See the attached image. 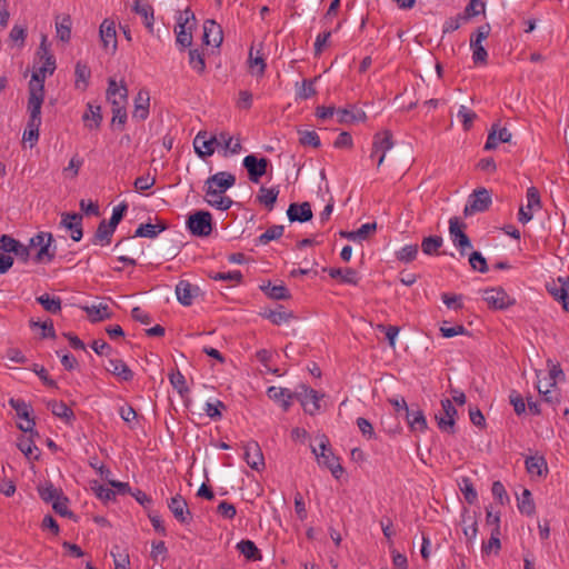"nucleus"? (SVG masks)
I'll use <instances>...</instances> for the list:
<instances>
[{"label": "nucleus", "mask_w": 569, "mask_h": 569, "mask_svg": "<svg viewBox=\"0 0 569 569\" xmlns=\"http://www.w3.org/2000/svg\"><path fill=\"white\" fill-rule=\"evenodd\" d=\"M50 232H39L30 239V247L36 249L33 260L37 263H49L56 257L57 247Z\"/></svg>", "instance_id": "f257e3e1"}, {"label": "nucleus", "mask_w": 569, "mask_h": 569, "mask_svg": "<svg viewBox=\"0 0 569 569\" xmlns=\"http://www.w3.org/2000/svg\"><path fill=\"white\" fill-rule=\"evenodd\" d=\"M319 449L312 447V453L316 456L319 466L328 468L336 479H339L343 472V468L339 462V459L333 455L329 447V440L326 436L320 437Z\"/></svg>", "instance_id": "f03ea898"}, {"label": "nucleus", "mask_w": 569, "mask_h": 569, "mask_svg": "<svg viewBox=\"0 0 569 569\" xmlns=\"http://www.w3.org/2000/svg\"><path fill=\"white\" fill-rule=\"evenodd\" d=\"M194 22V13L190 9L179 12L174 33L177 36V43L182 48L190 47L192 43V28Z\"/></svg>", "instance_id": "7ed1b4c3"}, {"label": "nucleus", "mask_w": 569, "mask_h": 569, "mask_svg": "<svg viewBox=\"0 0 569 569\" xmlns=\"http://www.w3.org/2000/svg\"><path fill=\"white\" fill-rule=\"evenodd\" d=\"M41 107L39 100L33 97L32 101H28L29 121L23 132V141L29 142L33 147L39 139V128L41 126Z\"/></svg>", "instance_id": "20e7f679"}, {"label": "nucleus", "mask_w": 569, "mask_h": 569, "mask_svg": "<svg viewBox=\"0 0 569 569\" xmlns=\"http://www.w3.org/2000/svg\"><path fill=\"white\" fill-rule=\"evenodd\" d=\"M187 227L193 236L207 237L212 231V216L209 211H197L189 216Z\"/></svg>", "instance_id": "39448f33"}, {"label": "nucleus", "mask_w": 569, "mask_h": 569, "mask_svg": "<svg viewBox=\"0 0 569 569\" xmlns=\"http://www.w3.org/2000/svg\"><path fill=\"white\" fill-rule=\"evenodd\" d=\"M491 204V194L486 188L475 190L468 198L463 213L466 217L486 211Z\"/></svg>", "instance_id": "423d86ee"}, {"label": "nucleus", "mask_w": 569, "mask_h": 569, "mask_svg": "<svg viewBox=\"0 0 569 569\" xmlns=\"http://www.w3.org/2000/svg\"><path fill=\"white\" fill-rule=\"evenodd\" d=\"M321 398L322 395H319L315 389L305 385H301L299 390L295 391V399H297L303 407V410L311 416L320 410Z\"/></svg>", "instance_id": "0eeeda50"}, {"label": "nucleus", "mask_w": 569, "mask_h": 569, "mask_svg": "<svg viewBox=\"0 0 569 569\" xmlns=\"http://www.w3.org/2000/svg\"><path fill=\"white\" fill-rule=\"evenodd\" d=\"M393 147L392 134L389 130L378 132L373 137L371 158L378 157L377 166L380 167L386 158V154Z\"/></svg>", "instance_id": "6e6552de"}, {"label": "nucleus", "mask_w": 569, "mask_h": 569, "mask_svg": "<svg viewBox=\"0 0 569 569\" xmlns=\"http://www.w3.org/2000/svg\"><path fill=\"white\" fill-rule=\"evenodd\" d=\"M442 413L436 415L438 428L448 433H455L457 409L450 399L441 400Z\"/></svg>", "instance_id": "1a4fd4ad"}, {"label": "nucleus", "mask_w": 569, "mask_h": 569, "mask_svg": "<svg viewBox=\"0 0 569 569\" xmlns=\"http://www.w3.org/2000/svg\"><path fill=\"white\" fill-rule=\"evenodd\" d=\"M234 183V174L227 171L217 172L206 180V187L210 189L211 193H224Z\"/></svg>", "instance_id": "9d476101"}, {"label": "nucleus", "mask_w": 569, "mask_h": 569, "mask_svg": "<svg viewBox=\"0 0 569 569\" xmlns=\"http://www.w3.org/2000/svg\"><path fill=\"white\" fill-rule=\"evenodd\" d=\"M243 167L248 171L249 180L258 183L260 178L266 174L269 160L267 158H257L254 154L244 157Z\"/></svg>", "instance_id": "9b49d317"}, {"label": "nucleus", "mask_w": 569, "mask_h": 569, "mask_svg": "<svg viewBox=\"0 0 569 569\" xmlns=\"http://www.w3.org/2000/svg\"><path fill=\"white\" fill-rule=\"evenodd\" d=\"M527 204L519 209V221L521 223L529 222L533 217V210L541 208L540 194L537 188L530 187L527 190Z\"/></svg>", "instance_id": "f8f14e48"}, {"label": "nucleus", "mask_w": 569, "mask_h": 569, "mask_svg": "<svg viewBox=\"0 0 569 569\" xmlns=\"http://www.w3.org/2000/svg\"><path fill=\"white\" fill-rule=\"evenodd\" d=\"M107 100L113 108H123L128 102V89L124 84H118L114 79H109Z\"/></svg>", "instance_id": "ddd939ff"}, {"label": "nucleus", "mask_w": 569, "mask_h": 569, "mask_svg": "<svg viewBox=\"0 0 569 569\" xmlns=\"http://www.w3.org/2000/svg\"><path fill=\"white\" fill-rule=\"evenodd\" d=\"M168 508L180 523L188 525L192 520L188 503L181 495L173 496L168 501Z\"/></svg>", "instance_id": "4468645a"}, {"label": "nucleus", "mask_w": 569, "mask_h": 569, "mask_svg": "<svg viewBox=\"0 0 569 569\" xmlns=\"http://www.w3.org/2000/svg\"><path fill=\"white\" fill-rule=\"evenodd\" d=\"M243 458L248 466L253 470H261L264 468V458L261 448L257 441H249L243 446Z\"/></svg>", "instance_id": "2eb2a0df"}, {"label": "nucleus", "mask_w": 569, "mask_h": 569, "mask_svg": "<svg viewBox=\"0 0 569 569\" xmlns=\"http://www.w3.org/2000/svg\"><path fill=\"white\" fill-rule=\"evenodd\" d=\"M483 300L495 309H505L513 303V300L502 288H491L485 290Z\"/></svg>", "instance_id": "dca6fc26"}, {"label": "nucleus", "mask_w": 569, "mask_h": 569, "mask_svg": "<svg viewBox=\"0 0 569 569\" xmlns=\"http://www.w3.org/2000/svg\"><path fill=\"white\" fill-rule=\"evenodd\" d=\"M100 39L106 51L114 52L117 49L116 24L109 19H104L100 26Z\"/></svg>", "instance_id": "f3484780"}, {"label": "nucleus", "mask_w": 569, "mask_h": 569, "mask_svg": "<svg viewBox=\"0 0 569 569\" xmlns=\"http://www.w3.org/2000/svg\"><path fill=\"white\" fill-rule=\"evenodd\" d=\"M463 226H460L459 219L457 217H452L449 220V232L451 240L456 247H458L463 253L466 248H471V241L469 237L462 230Z\"/></svg>", "instance_id": "a211bd4d"}, {"label": "nucleus", "mask_w": 569, "mask_h": 569, "mask_svg": "<svg viewBox=\"0 0 569 569\" xmlns=\"http://www.w3.org/2000/svg\"><path fill=\"white\" fill-rule=\"evenodd\" d=\"M194 150L200 158H207L213 154L217 147L216 134L207 138V132H199L193 141Z\"/></svg>", "instance_id": "6ab92c4d"}, {"label": "nucleus", "mask_w": 569, "mask_h": 569, "mask_svg": "<svg viewBox=\"0 0 569 569\" xmlns=\"http://www.w3.org/2000/svg\"><path fill=\"white\" fill-rule=\"evenodd\" d=\"M150 94L147 89H140L134 98L132 118L143 121L149 117Z\"/></svg>", "instance_id": "aec40b11"}, {"label": "nucleus", "mask_w": 569, "mask_h": 569, "mask_svg": "<svg viewBox=\"0 0 569 569\" xmlns=\"http://www.w3.org/2000/svg\"><path fill=\"white\" fill-rule=\"evenodd\" d=\"M47 73L40 72V69L32 73L29 82V99L32 101L33 97L39 100V106H42L44 99V79Z\"/></svg>", "instance_id": "412c9836"}, {"label": "nucleus", "mask_w": 569, "mask_h": 569, "mask_svg": "<svg viewBox=\"0 0 569 569\" xmlns=\"http://www.w3.org/2000/svg\"><path fill=\"white\" fill-rule=\"evenodd\" d=\"M82 217L79 213H64L62 214L61 226L70 230L72 240L80 241L82 232Z\"/></svg>", "instance_id": "4be33fe9"}, {"label": "nucleus", "mask_w": 569, "mask_h": 569, "mask_svg": "<svg viewBox=\"0 0 569 569\" xmlns=\"http://www.w3.org/2000/svg\"><path fill=\"white\" fill-rule=\"evenodd\" d=\"M288 219L291 222H307L312 218V210L309 202L291 203L287 210Z\"/></svg>", "instance_id": "5701e85b"}, {"label": "nucleus", "mask_w": 569, "mask_h": 569, "mask_svg": "<svg viewBox=\"0 0 569 569\" xmlns=\"http://www.w3.org/2000/svg\"><path fill=\"white\" fill-rule=\"evenodd\" d=\"M203 42L207 46L219 47L222 42V30L213 20L203 23Z\"/></svg>", "instance_id": "b1692460"}, {"label": "nucleus", "mask_w": 569, "mask_h": 569, "mask_svg": "<svg viewBox=\"0 0 569 569\" xmlns=\"http://www.w3.org/2000/svg\"><path fill=\"white\" fill-rule=\"evenodd\" d=\"M511 133L507 128H499L498 124H493L491 131L488 134L485 149L493 150L500 142H509Z\"/></svg>", "instance_id": "393cba45"}, {"label": "nucleus", "mask_w": 569, "mask_h": 569, "mask_svg": "<svg viewBox=\"0 0 569 569\" xmlns=\"http://www.w3.org/2000/svg\"><path fill=\"white\" fill-rule=\"evenodd\" d=\"M198 290V287L192 286L186 280H181L176 286L177 299L181 305L190 306L192 305L193 298L197 296Z\"/></svg>", "instance_id": "a878e982"}, {"label": "nucleus", "mask_w": 569, "mask_h": 569, "mask_svg": "<svg viewBox=\"0 0 569 569\" xmlns=\"http://www.w3.org/2000/svg\"><path fill=\"white\" fill-rule=\"evenodd\" d=\"M91 322H100L112 317V312L107 303H98L82 307Z\"/></svg>", "instance_id": "bb28decb"}, {"label": "nucleus", "mask_w": 569, "mask_h": 569, "mask_svg": "<svg viewBox=\"0 0 569 569\" xmlns=\"http://www.w3.org/2000/svg\"><path fill=\"white\" fill-rule=\"evenodd\" d=\"M107 370L121 381H131L133 379L132 370L121 359H109Z\"/></svg>", "instance_id": "cd10ccee"}, {"label": "nucleus", "mask_w": 569, "mask_h": 569, "mask_svg": "<svg viewBox=\"0 0 569 569\" xmlns=\"http://www.w3.org/2000/svg\"><path fill=\"white\" fill-rule=\"evenodd\" d=\"M216 140H217V147H221L224 149L227 154L228 152L230 154H237L241 151V143L239 139H233L228 132L221 131L219 133H216Z\"/></svg>", "instance_id": "c85d7f7f"}, {"label": "nucleus", "mask_w": 569, "mask_h": 569, "mask_svg": "<svg viewBox=\"0 0 569 569\" xmlns=\"http://www.w3.org/2000/svg\"><path fill=\"white\" fill-rule=\"evenodd\" d=\"M82 120L89 129H98L102 121L101 107L89 102Z\"/></svg>", "instance_id": "c756f323"}, {"label": "nucleus", "mask_w": 569, "mask_h": 569, "mask_svg": "<svg viewBox=\"0 0 569 569\" xmlns=\"http://www.w3.org/2000/svg\"><path fill=\"white\" fill-rule=\"evenodd\" d=\"M133 11L141 16L144 21L146 28L152 32L153 31V8L150 3L142 0H136L133 6Z\"/></svg>", "instance_id": "7c9ffc66"}, {"label": "nucleus", "mask_w": 569, "mask_h": 569, "mask_svg": "<svg viewBox=\"0 0 569 569\" xmlns=\"http://www.w3.org/2000/svg\"><path fill=\"white\" fill-rule=\"evenodd\" d=\"M366 119V113L361 109H338L337 110V122L342 124H350L360 122Z\"/></svg>", "instance_id": "2f4dec72"}, {"label": "nucleus", "mask_w": 569, "mask_h": 569, "mask_svg": "<svg viewBox=\"0 0 569 569\" xmlns=\"http://www.w3.org/2000/svg\"><path fill=\"white\" fill-rule=\"evenodd\" d=\"M327 271L331 278H339L343 283L356 286L359 281L357 271L351 268H330Z\"/></svg>", "instance_id": "473e14b6"}, {"label": "nucleus", "mask_w": 569, "mask_h": 569, "mask_svg": "<svg viewBox=\"0 0 569 569\" xmlns=\"http://www.w3.org/2000/svg\"><path fill=\"white\" fill-rule=\"evenodd\" d=\"M526 469L531 476L541 477L548 472L546 459L540 456L528 457L526 459Z\"/></svg>", "instance_id": "72a5a7b5"}, {"label": "nucleus", "mask_w": 569, "mask_h": 569, "mask_svg": "<svg viewBox=\"0 0 569 569\" xmlns=\"http://www.w3.org/2000/svg\"><path fill=\"white\" fill-rule=\"evenodd\" d=\"M260 289L271 299L286 300L290 298L289 290L283 284H272L270 281L261 284Z\"/></svg>", "instance_id": "f704fd0d"}, {"label": "nucleus", "mask_w": 569, "mask_h": 569, "mask_svg": "<svg viewBox=\"0 0 569 569\" xmlns=\"http://www.w3.org/2000/svg\"><path fill=\"white\" fill-rule=\"evenodd\" d=\"M206 200L210 206L222 211L230 209L233 203V201L229 197L223 196V193H211L210 189L207 187Z\"/></svg>", "instance_id": "c9c22d12"}, {"label": "nucleus", "mask_w": 569, "mask_h": 569, "mask_svg": "<svg viewBox=\"0 0 569 569\" xmlns=\"http://www.w3.org/2000/svg\"><path fill=\"white\" fill-rule=\"evenodd\" d=\"M406 419L413 431H425L427 429V420L421 410H407Z\"/></svg>", "instance_id": "e433bc0d"}, {"label": "nucleus", "mask_w": 569, "mask_h": 569, "mask_svg": "<svg viewBox=\"0 0 569 569\" xmlns=\"http://www.w3.org/2000/svg\"><path fill=\"white\" fill-rule=\"evenodd\" d=\"M279 194L278 188L261 187L257 196L259 203L263 204L268 210H272Z\"/></svg>", "instance_id": "4c0bfd02"}, {"label": "nucleus", "mask_w": 569, "mask_h": 569, "mask_svg": "<svg viewBox=\"0 0 569 569\" xmlns=\"http://www.w3.org/2000/svg\"><path fill=\"white\" fill-rule=\"evenodd\" d=\"M166 229V224L160 222V223H156V224H152V223H141L136 232H134V237H143V238H150V239H153L156 238L161 231H163Z\"/></svg>", "instance_id": "58836bf2"}, {"label": "nucleus", "mask_w": 569, "mask_h": 569, "mask_svg": "<svg viewBox=\"0 0 569 569\" xmlns=\"http://www.w3.org/2000/svg\"><path fill=\"white\" fill-rule=\"evenodd\" d=\"M38 492H39L40 498L44 502H51V503L63 496L62 490L56 488L51 482H46L44 485L38 487Z\"/></svg>", "instance_id": "ea45409f"}, {"label": "nucleus", "mask_w": 569, "mask_h": 569, "mask_svg": "<svg viewBox=\"0 0 569 569\" xmlns=\"http://www.w3.org/2000/svg\"><path fill=\"white\" fill-rule=\"evenodd\" d=\"M17 447L28 460L38 459L39 455L36 453V451H38V448L34 446L33 440L30 437L21 436L18 439Z\"/></svg>", "instance_id": "a19ab883"}, {"label": "nucleus", "mask_w": 569, "mask_h": 569, "mask_svg": "<svg viewBox=\"0 0 569 569\" xmlns=\"http://www.w3.org/2000/svg\"><path fill=\"white\" fill-rule=\"evenodd\" d=\"M74 76H76V88L84 90L88 87V82L91 76L90 68L82 63L77 62L74 68Z\"/></svg>", "instance_id": "79ce46f5"}, {"label": "nucleus", "mask_w": 569, "mask_h": 569, "mask_svg": "<svg viewBox=\"0 0 569 569\" xmlns=\"http://www.w3.org/2000/svg\"><path fill=\"white\" fill-rule=\"evenodd\" d=\"M114 230L116 228L113 226L102 220L97 228L94 242H100L102 246L110 243Z\"/></svg>", "instance_id": "37998d69"}, {"label": "nucleus", "mask_w": 569, "mask_h": 569, "mask_svg": "<svg viewBox=\"0 0 569 569\" xmlns=\"http://www.w3.org/2000/svg\"><path fill=\"white\" fill-rule=\"evenodd\" d=\"M237 549L248 560H260L261 552L257 548L253 541L251 540H241L237 545Z\"/></svg>", "instance_id": "c03bdc74"}, {"label": "nucleus", "mask_w": 569, "mask_h": 569, "mask_svg": "<svg viewBox=\"0 0 569 569\" xmlns=\"http://www.w3.org/2000/svg\"><path fill=\"white\" fill-rule=\"evenodd\" d=\"M48 408L58 418H61L66 421H70L73 419L72 410L63 401H49Z\"/></svg>", "instance_id": "a18cd8bd"}, {"label": "nucleus", "mask_w": 569, "mask_h": 569, "mask_svg": "<svg viewBox=\"0 0 569 569\" xmlns=\"http://www.w3.org/2000/svg\"><path fill=\"white\" fill-rule=\"evenodd\" d=\"M565 284H567V282H560V286L553 284L548 287V291L556 300L561 301L562 308L566 311H569V293Z\"/></svg>", "instance_id": "49530a36"}, {"label": "nucleus", "mask_w": 569, "mask_h": 569, "mask_svg": "<svg viewBox=\"0 0 569 569\" xmlns=\"http://www.w3.org/2000/svg\"><path fill=\"white\" fill-rule=\"evenodd\" d=\"M486 4L482 0H470L463 12L460 13V18L463 21H468L471 18L485 13Z\"/></svg>", "instance_id": "de8ad7c7"}, {"label": "nucleus", "mask_w": 569, "mask_h": 569, "mask_svg": "<svg viewBox=\"0 0 569 569\" xmlns=\"http://www.w3.org/2000/svg\"><path fill=\"white\" fill-rule=\"evenodd\" d=\"M71 26L72 21L70 16H63L60 21L56 22L57 37L63 41L68 42L71 38Z\"/></svg>", "instance_id": "09e8293b"}, {"label": "nucleus", "mask_w": 569, "mask_h": 569, "mask_svg": "<svg viewBox=\"0 0 569 569\" xmlns=\"http://www.w3.org/2000/svg\"><path fill=\"white\" fill-rule=\"evenodd\" d=\"M518 508L521 513H526L528 516L535 513V502L530 490L523 489L521 496L518 497Z\"/></svg>", "instance_id": "8fccbe9b"}, {"label": "nucleus", "mask_w": 569, "mask_h": 569, "mask_svg": "<svg viewBox=\"0 0 569 569\" xmlns=\"http://www.w3.org/2000/svg\"><path fill=\"white\" fill-rule=\"evenodd\" d=\"M37 301L43 307L44 310L51 313H57L61 310V300L57 297H51L48 293L37 297Z\"/></svg>", "instance_id": "3c124183"}, {"label": "nucleus", "mask_w": 569, "mask_h": 569, "mask_svg": "<svg viewBox=\"0 0 569 569\" xmlns=\"http://www.w3.org/2000/svg\"><path fill=\"white\" fill-rule=\"evenodd\" d=\"M169 381L181 397L189 392L186 378L179 370L172 371L169 375Z\"/></svg>", "instance_id": "603ef678"}, {"label": "nucleus", "mask_w": 569, "mask_h": 569, "mask_svg": "<svg viewBox=\"0 0 569 569\" xmlns=\"http://www.w3.org/2000/svg\"><path fill=\"white\" fill-rule=\"evenodd\" d=\"M442 238L439 236H430L422 240L421 249L426 254H435L438 252L439 248L442 246Z\"/></svg>", "instance_id": "864d4df0"}, {"label": "nucleus", "mask_w": 569, "mask_h": 569, "mask_svg": "<svg viewBox=\"0 0 569 569\" xmlns=\"http://www.w3.org/2000/svg\"><path fill=\"white\" fill-rule=\"evenodd\" d=\"M9 405L12 409H14L17 416L20 418V419H29L31 418L30 415L32 412V409L31 407L26 402L23 401L22 399H14V398H11L9 400Z\"/></svg>", "instance_id": "5fc2aeb1"}, {"label": "nucleus", "mask_w": 569, "mask_h": 569, "mask_svg": "<svg viewBox=\"0 0 569 569\" xmlns=\"http://www.w3.org/2000/svg\"><path fill=\"white\" fill-rule=\"evenodd\" d=\"M283 226L274 224L270 228H268L260 237H259V243L267 244L268 242L272 240L279 239L283 234Z\"/></svg>", "instance_id": "6e6d98bb"}, {"label": "nucleus", "mask_w": 569, "mask_h": 569, "mask_svg": "<svg viewBox=\"0 0 569 569\" xmlns=\"http://www.w3.org/2000/svg\"><path fill=\"white\" fill-rule=\"evenodd\" d=\"M189 63L191 68L199 74H202L206 70V62L202 54L197 49L189 51Z\"/></svg>", "instance_id": "4d7b16f0"}, {"label": "nucleus", "mask_w": 569, "mask_h": 569, "mask_svg": "<svg viewBox=\"0 0 569 569\" xmlns=\"http://www.w3.org/2000/svg\"><path fill=\"white\" fill-rule=\"evenodd\" d=\"M267 395L271 400H273L276 402H280L286 397L295 398V392H291L287 388H281V387H276V386L269 387L267 390Z\"/></svg>", "instance_id": "13d9d810"}, {"label": "nucleus", "mask_w": 569, "mask_h": 569, "mask_svg": "<svg viewBox=\"0 0 569 569\" xmlns=\"http://www.w3.org/2000/svg\"><path fill=\"white\" fill-rule=\"evenodd\" d=\"M156 183V177L151 176L149 172L147 174H143L141 177H138L134 182V189L138 192H143L149 189H151Z\"/></svg>", "instance_id": "bf43d9fd"}, {"label": "nucleus", "mask_w": 569, "mask_h": 569, "mask_svg": "<svg viewBox=\"0 0 569 569\" xmlns=\"http://www.w3.org/2000/svg\"><path fill=\"white\" fill-rule=\"evenodd\" d=\"M470 48L472 50V60L476 64H486L488 52L482 46V43L479 42H470Z\"/></svg>", "instance_id": "052dcab7"}, {"label": "nucleus", "mask_w": 569, "mask_h": 569, "mask_svg": "<svg viewBox=\"0 0 569 569\" xmlns=\"http://www.w3.org/2000/svg\"><path fill=\"white\" fill-rule=\"evenodd\" d=\"M418 254L417 244H408L397 252V259L402 262H411Z\"/></svg>", "instance_id": "680f3d73"}, {"label": "nucleus", "mask_w": 569, "mask_h": 569, "mask_svg": "<svg viewBox=\"0 0 569 569\" xmlns=\"http://www.w3.org/2000/svg\"><path fill=\"white\" fill-rule=\"evenodd\" d=\"M458 118L461 120L462 127L467 131L472 127L477 114L472 110H469L467 107L460 106L458 110Z\"/></svg>", "instance_id": "e2e57ef3"}, {"label": "nucleus", "mask_w": 569, "mask_h": 569, "mask_svg": "<svg viewBox=\"0 0 569 569\" xmlns=\"http://www.w3.org/2000/svg\"><path fill=\"white\" fill-rule=\"evenodd\" d=\"M111 556L114 562V569H130V560L127 553H121L119 547H114L111 550Z\"/></svg>", "instance_id": "0e129e2a"}, {"label": "nucleus", "mask_w": 569, "mask_h": 569, "mask_svg": "<svg viewBox=\"0 0 569 569\" xmlns=\"http://www.w3.org/2000/svg\"><path fill=\"white\" fill-rule=\"evenodd\" d=\"M210 277L217 281H230L233 283H239L242 279V273L238 270H233L227 272H216L210 274Z\"/></svg>", "instance_id": "69168bd1"}, {"label": "nucleus", "mask_w": 569, "mask_h": 569, "mask_svg": "<svg viewBox=\"0 0 569 569\" xmlns=\"http://www.w3.org/2000/svg\"><path fill=\"white\" fill-rule=\"evenodd\" d=\"M299 141L303 146H312L313 148L320 147V138L316 131H299Z\"/></svg>", "instance_id": "338daca9"}, {"label": "nucleus", "mask_w": 569, "mask_h": 569, "mask_svg": "<svg viewBox=\"0 0 569 569\" xmlns=\"http://www.w3.org/2000/svg\"><path fill=\"white\" fill-rule=\"evenodd\" d=\"M469 263L472 269L478 270L481 273H485L488 271L487 261L483 258V256L478 252L473 251L469 257Z\"/></svg>", "instance_id": "774afa93"}]
</instances>
